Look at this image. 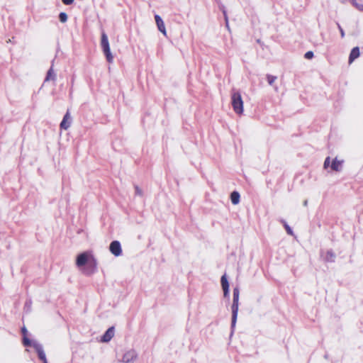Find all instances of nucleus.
<instances>
[{
    "mask_svg": "<svg viewBox=\"0 0 363 363\" xmlns=\"http://www.w3.org/2000/svg\"><path fill=\"white\" fill-rule=\"evenodd\" d=\"M267 79L269 84L272 85L274 82L277 80V77L272 76L270 74L267 75Z\"/></svg>",
    "mask_w": 363,
    "mask_h": 363,
    "instance_id": "nucleus-17",
    "label": "nucleus"
},
{
    "mask_svg": "<svg viewBox=\"0 0 363 363\" xmlns=\"http://www.w3.org/2000/svg\"><path fill=\"white\" fill-rule=\"evenodd\" d=\"M231 104L235 113L242 115L243 113V101L239 91L233 90L231 93Z\"/></svg>",
    "mask_w": 363,
    "mask_h": 363,
    "instance_id": "nucleus-1",
    "label": "nucleus"
},
{
    "mask_svg": "<svg viewBox=\"0 0 363 363\" xmlns=\"http://www.w3.org/2000/svg\"><path fill=\"white\" fill-rule=\"evenodd\" d=\"M59 19L62 23H65L67 21V15L65 12H61L59 15Z\"/></svg>",
    "mask_w": 363,
    "mask_h": 363,
    "instance_id": "nucleus-18",
    "label": "nucleus"
},
{
    "mask_svg": "<svg viewBox=\"0 0 363 363\" xmlns=\"http://www.w3.org/2000/svg\"><path fill=\"white\" fill-rule=\"evenodd\" d=\"M239 297H240V290L238 287L233 289V304L231 306L232 309V327L235 325L237 321V317L238 313V307H239Z\"/></svg>",
    "mask_w": 363,
    "mask_h": 363,
    "instance_id": "nucleus-2",
    "label": "nucleus"
},
{
    "mask_svg": "<svg viewBox=\"0 0 363 363\" xmlns=\"http://www.w3.org/2000/svg\"><path fill=\"white\" fill-rule=\"evenodd\" d=\"M21 333L23 335V344L24 346H30L31 345V342L30 340L27 337V335H28V330L26 328V327H23L21 328Z\"/></svg>",
    "mask_w": 363,
    "mask_h": 363,
    "instance_id": "nucleus-13",
    "label": "nucleus"
},
{
    "mask_svg": "<svg viewBox=\"0 0 363 363\" xmlns=\"http://www.w3.org/2000/svg\"><path fill=\"white\" fill-rule=\"evenodd\" d=\"M91 255L92 254L90 252H84L79 254L76 259V265L78 267H81L86 265L88 263Z\"/></svg>",
    "mask_w": 363,
    "mask_h": 363,
    "instance_id": "nucleus-4",
    "label": "nucleus"
},
{
    "mask_svg": "<svg viewBox=\"0 0 363 363\" xmlns=\"http://www.w3.org/2000/svg\"><path fill=\"white\" fill-rule=\"evenodd\" d=\"M109 250L116 257L121 255L122 252L121 244L118 241L116 240L113 241L110 244Z\"/></svg>",
    "mask_w": 363,
    "mask_h": 363,
    "instance_id": "nucleus-5",
    "label": "nucleus"
},
{
    "mask_svg": "<svg viewBox=\"0 0 363 363\" xmlns=\"http://www.w3.org/2000/svg\"><path fill=\"white\" fill-rule=\"evenodd\" d=\"M114 335V328L113 327L109 328L104 335L101 337V341L104 342H107L110 341Z\"/></svg>",
    "mask_w": 363,
    "mask_h": 363,
    "instance_id": "nucleus-10",
    "label": "nucleus"
},
{
    "mask_svg": "<svg viewBox=\"0 0 363 363\" xmlns=\"http://www.w3.org/2000/svg\"><path fill=\"white\" fill-rule=\"evenodd\" d=\"M35 350L38 353V358L43 362V363H48L45 354L41 346H36Z\"/></svg>",
    "mask_w": 363,
    "mask_h": 363,
    "instance_id": "nucleus-12",
    "label": "nucleus"
},
{
    "mask_svg": "<svg viewBox=\"0 0 363 363\" xmlns=\"http://www.w3.org/2000/svg\"><path fill=\"white\" fill-rule=\"evenodd\" d=\"M342 162L337 159H335L331 164L332 169L335 171H339L341 167Z\"/></svg>",
    "mask_w": 363,
    "mask_h": 363,
    "instance_id": "nucleus-16",
    "label": "nucleus"
},
{
    "mask_svg": "<svg viewBox=\"0 0 363 363\" xmlns=\"http://www.w3.org/2000/svg\"><path fill=\"white\" fill-rule=\"evenodd\" d=\"M96 267H97V261L95 259V257L93 255H91L88 263L86 264L87 273L88 274L94 273L96 269Z\"/></svg>",
    "mask_w": 363,
    "mask_h": 363,
    "instance_id": "nucleus-6",
    "label": "nucleus"
},
{
    "mask_svg": "<svg viewBox=\"0 0 363 363\" xmlns=\"http://www.w3.org/2000/svg\"><path fill=\"white\" fill-rule=\"evenodd\" d=\"M220 282L223 290V295L225 297H227L229 294V283L227 280L225 274L222 276Z\"/></svg>",
    "mask_w": 363,
    "mask_h": 363,
    "instance_id": "nucleus-8",
    "label": "nucleus"
},
{
    "mask_svg": "<svg viewBox=\"0 0 363 363\" xmlns=\"http://www.w3.org/2000/svg\"><path fill=\"white\" fill-rule=\"evenodd\" d=\"M101 46L107 61L109 63H111L113 62V57L111 52L108 37L104 32L101 34Z\"/></svg>",
    "mask_w": 363,
    "mask_h": 363,
    "instance_id": "nucleus-3",
    "label": "nucleus"
},
{
    "mask_svg": "<svg viewBox=\"0 0 363 363\" xmlns=\"http://www.w3.org/2000/svg\"><path fill=\"white\" fill-rule=\"evenodd\" d=\"M55 77H56V76H55V74L54 72L53 68H52V67H51L50 68V69L48 71L47 76L45 77V82H48V81H50V80L54 81V80H55Z\"/></svg>",
    "mask_w": 363,
    "mask_h": 363,
    "instance_id": "nucleus-15",
    "label": "nucleus"
},
{
    "mask_svg": "<svg viewBox=\"0 0 363 363\" xmlns=\"http://www.w3.org/2000/svg\"><path fill=\"white\" fill-rule=\"evenodd\" d=\"M230 200L233 204L236 205L240 202V194L238 191H233L230 194Z\"/></svg>",
    "mask_w": 363,
    "mask_h": 363,
    "instance_id": "nucleus-14",
    "label": "nucleus"
},
{
    "mask_svg": "<svg viewBox=\"0 0 363 363\" xmlns=\"http://www.w3.org/2000/svg\"><path fill=\"white\" fill-rule=\"evenodd\" d=\"M135 192L137 194H138L140 196H142V194H143L142 190L137 186H135Z\"/></svg>",
    "mask_w": 363,
    "mask_h": 363,
    "instance_id": "nucleus-23",
    "label": "nucleus"
},
{
    "mask_svg": "<svg viewBox=\"0 0 363 363\" xmlns=\"http://www.w3.org/2000/svg\"><path fill=\"white\" fill-rule=\"evenodd\" d=\"M71 124V117L69 111H67L63 117L62 122L60 123V128L67 130Z\"/></svg>",
    "mask_w": 363,
    "mask_h": 363,
    "instance_id": "nucleus-7",
    "label": "nucleus"
},
{
    "mask_svg": "<svg viewBox=\"0 0 363 363\" xmlns=\"http://www.w3.org/2000/svg\"><path fill=\"white\" fill-rule=\"evenodd\" d=\"M359 49L358 47L352 48L349 56V63L351 64L355 59L359 56Z\"/></svg>",
    "mask_w": 363,
    "mask_h": 363,
    "instance_id": "nucleus-11",
    "label": "nucleus"
},
{
    "mask_svg": "<svg viewBox=\"0 0 363 363\" xmlns=\"http://www.w3.org/2000/svg\"><path fill=\"white\" fill-rule=\"evenodd\" d=\"M155 22H156V24L159 30L161 33H162L164 35H166L167 32H166L165 26H164V23L162 19L160 18V16L159 15H155Z\"/></svg>",
    "mask_w": 363,
    "mask_h": 363,
    "instance_id": "nucleus-9",
    "label": "nucleus"
},
{
    "mask_svg": "<svg viewBox=\"0 0 363 363\" xmlns=\"http://www.w3.org/2000/svg\"><path fill=\"white\" fill-rule=\"evenodd\" d=\"M62 1L65 5H70L74 2V0H62Z\"/></svg>",
    "mask_w": 363,
    "mask_h": 363,
    "instance_id": "nucleus-21",
    "label": "nucleus"
},
{
    "mask_svg": "<svg viewBox=\"0 0 363 363\" xmlns=\"http://www.w3.org/2000/svg\"><path fill=\"white\" fill-rule=\"evenodd\" d=\"M284 228H285L287 233L291 235H293V231H292L291 228L285 222H284Z\"/></svg>",
    "mask_w": 363,
    "mask_h": 363,
    "instance_id": "nucleus-20",
    "label": "nucleus"
},
{
    "mask_svg": "<svg viewBox=\"0 0 363 363\" xmlns=\"http://www.w3.org/2000/svg\"><path fill=\"white\" fill-rule=\"evenodd\" d=\"M304 57L308 60H311L313 57V52L312 51H308L305 53Z\"/></svg>",
    "mask_w": 363,
    "mask_h": 363,
    "instance_id": "nucleus-19",
    "label": "nucleus"
},
{
    "mask_svg": "<svg viewBox=\"0 0 363 363\" xmlns=\"http://www.w3.org/2000/svg\"><path fill=\"white\" fill-rule=\"evenodd\" d=\"M339 29H340V31L341 37L344 38L345 32H344L343 29L340 26H339Z\"/></svg>",
    "mask_w": 363,
    "mask_h": 363,
    "instance_id": "nucleus-24",
    "label": "nucleus"
},
{
    "mask_svg": "<svg viewBox=\"0 0 363 363\" xmlns=\"http://www.w3.org/2000/svg\"><path fill=\"white\" fill-rule=\"evenodd\" d=\"M329 164H330V157H328L325 159V162H324V167H325V168H327V167L329 166Z\"/></svg>",
    "mask_w": 363,
    "mask_h": 363,
    "instance_id": "nucleus-22",
    "label": "nucleus"
}]
</instances>
